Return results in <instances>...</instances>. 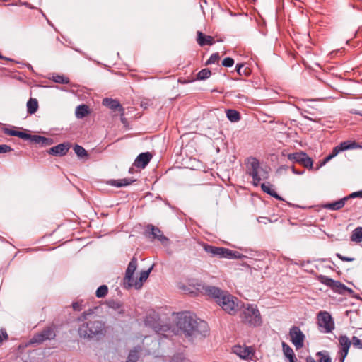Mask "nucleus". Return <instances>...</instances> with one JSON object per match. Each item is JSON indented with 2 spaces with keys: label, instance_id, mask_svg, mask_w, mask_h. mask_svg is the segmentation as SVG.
<instances>
[{
  "label": "nucleus",
  "instance_id": "1",
  "mask_svg": "<svg viewBox=\"0 0 362 362\" xmlns=\"http://www.w3.org/2000/svg\"><path fill=\"white\" fill-rule=\"evenodd\" d=\"M176 325L189 341L206 337L209 330L206 321L189 312L179 313Z\"/></svg>",
  "mask_w": 362,
  "mask_h": 362
},
{
  "label": "nucleus",
  "instance_id": "2",
  "mask_svg": "<svg viewBox=\"0 0 362 362\" xmlns=\"http://www.w3.org/2000/svg\"><path fill=\"white\" fill-rule=\"evenodd\" d=\"M105 330V325L99 320L88 321L81 324L78 329L80 337L92 339L102 335Z\"/></svg>",
  "mask_w": 362,
  "mask_h": 362
},
{
  "label": "nucleus",
  "instance_id": "3",
  "mask_svg": "<svg viewBox=\"0 0 362 362\" xmlns=\"http://www.w3.org/2000/svg\"><path fill=\"white\" fill-rule=\"evenodd\" d=\"M247 174L252 177V183L258 186L261 180H267L268 171L260 167L259 160L254 157L249 158L247 163Z\"/></svg>",
  "mask_w": 362,
  "mask_h": 362
},
{
  "label": "nucleus",
  "instance_id": "4",
  "mask_svg": "<svg viewBox=\"0 0 362 362\" xmlns=\"http://www.w3.org/2000/svg\"><path fill=\"white\" fill-rule=\"evenodd\" d=\"M204 250L211 257H216L218 258L238 259L243 257V255L240 254L238 251H233L228 248L216 247L208 244H204Z\"/></svg>",
  "mask_w": 362,
  "mask_h": 362
},
{
  "label": "nucleus",
  "instance_id": "5",
  "mask_svg": "<svg viewBox=\"0 0 362 362\" xmlns=\"http://www.w3.org/2000/svg\"><path fill=\"white\" fill-rule=\"evenodd\" d=\"M240 318L243 322L252 327H258L262 323L260 313L254 305L247 304L240 313Z\"/></svg>",
  "mask_w": 362,
  "mask_h": 362
},
{
  "label": "nucleus",
  "instance_id": "6",
  "mask_svg": "<svg viewBox=\"0 0 362 362\" xmlns=\"http://www.w3.org/2000/svg\"><path fill=\"white\" fill-rule=\"evenodd\" d=\"M240 300L226 291L217 303L228 314L235 315L240 308Z\"/></svg>",
  "mask_w": 362,
  "mask_h": 362
},
{
  "label": "nucleus",
  "instance_id": "7",
  "mask_svg": "<svg viewBox=\"0 0 362 362\" xmlns=\"http://www.w3.org/2000/svg\"><path fill=\"white\" fill-rule=\"evenodd\" d=\"M317 325L323 333H330L334 329V322L327 311H320L317 316Z\"/></svg>",
  "mask_w": 362,
  "mask_h": 362
},
{
  "label": "nucleus",
  "instance_id": "8",
  "mask_svg": "<svg viewBox=\"0 0 362 362\" xmlns=\"http://www.w3.org/2000/svg\"><path fill=\"white\" fill-rule=\"evenodd\" d=\"M287 157L288 160L293 163H299L309 170L313 169V160L305 152L298 151L289 153Z\"/></svg>",
  "mask_w": 362,
  "mask_h": 362
},
{
  "label": "nucleus",
  "instance_id": "9",
  "mask_svg": "<svg viewBox=\"0 0 362 362\" xmlns=\"http://www.w3.org/2000/svg\"><path fill=\"white\" fill-rule=\"evenodd\" d=\"M145 235L151 240H158L163 245H168L170 243V240L163 235V232L156 226L152 224H148L145 230Z\"/></svg>",
  "mask_w": 362,
  "mask_h": 362
},
{
  "label": "nucleus",
  "instance_id": "10",
  "mask_svg": "<svg viewBox=\"0 0 362 362\" xmlns=\"http://www.w3.org/2000/svg\"><path fill=\"white\" fill-rule=\"evenodd\" d=\"M56 337V333L54 328L47 327L43 329L40 332L35 334L30 339V344H42L47 340L54 339Z\"/></svg>",
  "mask_w": 362,
  "mask_h": 362
},
{
  "label": "nucleus",
  "instance_id": "11",
  "mask_svg": "<svg viewBox=\"0 0 362 362\" xmlns=\"http://www.w3.org/2000/svg\"><path fill=\"white\" fill-rule=\"evenodd\" d=\"M291 341L295 347L298 349L303 346L305 334L297 326H293L289 331Z\"/></svg>",
  "mask_w": 362,
  "mask_h": 362
},
{
  "label": "nucleus",
  "instance_id": "12",
  "mask_svg": "<svg viewBox=\"0 0 362 362\" xmlns=\"http://www.w3.org/2000/svg\"><path fill=\"white\" fill-rule=\"evenodd\" d=\"M136 268L137 259L135 257H133L127 266L124 278V285L127 288H129L133 286V275Z\"/></svg>",
  "mask_w": 362,
  "mask_h": 362
},
{
  "label": "nucleus",
  "instance_id": "13",
  "mask_svg": "<svg viewBox=\"0 0 362 362\" xmlns=\"http://www.w3.org/2000/svg\"><path fill=\"white\" fill-rule=\"evenodd\" d=\"M202 291L206 296L213 298L216 303H218V300L222 298V296L225 294L226 291H223L218 287L214 286H209V285H203L202 288Z\"/></svg>",
  "mask_w": 362,
  "mask_h": 362
},
{
  "label": "nucleus",
  "instance_id": "14",
  "mask_svg": "<svg viewBox=\"0 0 362 362\" xmlns=\"http://www.w3.org/2000/svg\"><path fill=\"white\" fill-rule=\"evenodd\" d=\"M339 343L341 349L338 352L339 362H344L349 352L351 341L346 335H341L339 337Z\"/></svg>",
  "mask_w": 362,
  "mask_h": 362
},
{
  "label": "nucleus",
  "instance_id": "15",
  "mask_svg": "<svg viewBox=\"0 0 362 362\" xmlns=\"http://www.w3.org/2000/svg\"><path fill=\"white\" fill-rule=\"evenodd\" d=\"M71 145L69 142H64L50 148L47 152L54 156H63L67 153Z\"/></svg>",
  "mask_w": 362,
  "mask_h": 362
},
{
  "label": "nucleus",
  "instance_id": "16",
  "mask_svg": "<svg viewBox=\"0 0 362 362\" xmlns=\"http://www.w3.org/2000/svg\"><path fill=\"white\" fill-rule=\"evenodd\" d=\"M152 158V154L149 152L140 153L134 162V165L136 168H144Z\"/></svg>",
  "mask_w": 362,
  "mask_h": 362
},
{
  "label": "nucleus",
  "instance_id": "17",
  "mask_svg": "<svg viewBox=\"0 0 362 362\" xmlns=\"http://www.w3.org/2000/svg\"><path fill=\"white\" fill-rule=\"evenodd\" d=\"M103 105L111 110H118L121 115H124V110L118 100L106 98L103 100Z\"/></svg>",
  "mask_w": 362,
  "mask_h": 362
},
{
  "label": "nucleus",
  "instance_id": "18",
  "mask_svg": "<svg viewBox=\"0 0 362 362\" xmlns=\"http://www.w3.org/2000/svg\"><path fill=\"white\" fill-rule=\"evenodd\" d=\"M348 200H349V197H347V196H346V197H345L342 199H340L337 201H335L334 202L327 203V204H324L323 208L328 209V210L337 211V210L342 209Z\"/></svg>",
  "mask_w": 362,
  "mask_h": 362
},
{
  "label": "nucleus",
  "instance_id": "19",
  "mask_svg": "<svg viewBox=\"0 0 362 362\" xmlns=\"http://www.w3.org/2000/svg\"><path fill=\"white\" fill-rule=\"evenodd\" d=\"M153 267V266H151L147 270L141 271L139 279L136 280L135 281H133V286H134L136 289H140L142 287L144 282H145L148 278Z\"/></svg>",
  "mask_w": 362,
  "mask_h": 362
},
{
  "label": "nucleus",
  "instance_id": "20",
  "mask_svg": "<svg viewBox=\"0 0 362 362\" xmlns=\"http://www.w3.org/2000/svg\"><path fill=\"white\" fill-rule=\"evenodd\" d=\"M233 352L243 359L249 358L252 354L251 348L247 346H235Z\"/></svg>",
  "mask_w": 362,
  "mask_h": 362
},
{
  "label": "nucleus",
  "instance_id": "21",
  "mask_svg": "<svg viewBox=\"0 0 362 362\" xmlns=\"http://www.w3.org/2000/svg\"><path fill=\"white\" fill-rule=\"evenodd\" d=\"M197 43L203 47L204 45H212L214 42V38L210 35H205L201 31H197Z\"/></svg>",
  "mask_w": 362,
  "mask_h": 362
},
{
  "label": "nucleus",
  "instance_id": "22",
  "mask_svg": "<svg viewBox=\"0 0 362 362\" xmlns=\"http://www.w3.org/2000/svg\"><path fill=\"white\" fill-rule=\"evenodd\" d=\"M330 288H332L333 291L338 292L339 293H344V292H348L349 293H353V290L348 288L346 286L343 284L339 281L332 280V284H331Z\"/></svg>",
  "mask_w": 362,
  "mask_h": 362
},
{
  "label": "nucleus",
  "instance_id": "23",
  "mask_svg": "<svg viewBox=\"0 0 362 362\" xmlns=\"http://www.w3.org/2000/svg\"><path fill=\"white\" fill-rule=\"evenodd\" d=\"M31 142L35 144H40L41 146L45 147L53 144V139L50 138H47L40 135H33Z\"/></svg>",
  "mask_w": 362,
  "mask_h": 362
},
{
  "label": "nucleus",
  "instance_id": "24",
  "mask_svg": "<svg viewBox=\"0 0 362 362\" xmlns=\"http://www.w3.org/2000/svg\"><path fill=\"white\" fill-rule=\"evenodd\" d=\"M262 191L270 196L276 198L278 200H283V198L280 197L273 189L272 185L270 183H262L261 185Z\"/></svg>",
  "mask_w": 362,
  "mask_h": 362
},
{
  "label": "nucleus",
  "instance_id": "25",
  "mask_svg": "<svg viewBox=\"0 0 362 362\" xmlns=\"http://www.w3.org/2000/svg\"><path fill=\"white\" fill-rule=\"evenodd\" d=\"M133 182H134V180H132L131 179L124 178V179H120V180H111L108 182V183L110 185L114 186V187H122L127 186V185H130L131 183H132Z\"/></svg>",
  "mask_w": 362,
  "mask_h": 362
},
{
  "label": "nucleus",
  "instance_id": "26",
  "mask_svg": "<svg viewBox=\"0 0 362 362\" xmlns=\"http://www.w3.org/2000/svg\"><path fill=\"white\" fill-rule=\"evenodd\" d=\"M89 114V108L86 105H80L76 107L75 115L78 119H82Z\"/></svg>",
  "mask_w": 362,
  "mask_h": 362
},
{
  "label": "nucleus",
  "instance_id": "27",
  "mask_svg": "<svg viewBox=\"0 0 362 362\" xmlns=\"http://www.w3.org/2000/svg\"><path fill=\"white\" fill-rule=\"evenodd\" d=\"M38 109V102L35 98H30L27 102V112L30 115H33L37 112Z\"/></svg>",
  "mask_w": 362,
  "mask_h": 362
},
{
  "label": "nucleus",
  "instance_id": "28",
  "mask_svg": "<svg viewBox=\"0 0 362 362\" xmlns=\"http://www.w3.org/2000/svg\"><path fill=\"white\" fill-rule=\"evenodd\" d=\"M141 351V346L135 347L129 353L127 362H136L139 358V352Z\"/></svg>",
  "mask_w": 362,
  "mask_h": 362
},
{
  "label": "nucleus",
  "instance_id": "29",
  "mask_svg": "<svg viewBox=\"0 0 362 362\" xmlns=\"http://www.w3.org/2000/svg\"><path fill=\"white\" fill-rule=\"evenodd\" d=\"M351 241L356 243L362 242V227L356 228L351 233Z\"/></svg>",
  "mask_w": 362,
  "mask_h": 362
},
{
  "label": "nucleus",
  "instance_id": "30",
  "mask_svg": "<svg viewBox=\"0 0 362 362\" xmlns=\"http://www.w3.org/2000/svg\"><path fill=\"white\" fill-rule=\"evenodd\" d=\"M226 117L232 122H238L240 119V113L233 109H228L226 110Z\"/></svg>",
  "mask_w": 362,
  "mask_h": 362
},
{
  "label": "nucleus",
  "instance_id": "31",
  "mask_svg": "<svg viewBox=\"0 0 362 362\" xmlns=\"http://www.w3.org/2000/svg\"><path fill=\"white\" fill-rule=\"evenodd\" d=\"M318 362H332V358L327 351H320L316 353Z\"/></svg>",
  "mask_w": 362,
  "mask_h": 362
},
{
  "label": "nucleus",
  "instance_id": "32",
  "mask_svg": "<svg viewBox=\"0 0 362 362\" xmlns=\"http://www.w3.org/2000/svg\"><path fill=\"white\" fill-rule=\"evenodd\" d=\"M74 151L78 157L83 158L88 157V153L86 150L81 146L76 144L74 146Z\"/></svg>",
  "mask_w": 362,
  "mask_h": 362
},
{
  "label": "nucleus",
  "instance_id": "33",
  "mask_svg": "<svg viewBox=\"0 0 362 362\" xmlns=\"http://www.w3.org/2000/svg\"><path fill=\"white\" fill-rule=\"evenodd\" d=\"M356 146V142L354 141H344L341 142L339 145H338V148L341 151L349 150V149H353Z\"/></svg>",
  "mask_w": 362,
  "mask_h": 362
},
{
  "label": "nucleus",
  "instance_id": "34",
  "mask_svg": "<svg viewBox=\"0 0 362 362\" xmlns=\"http://www.w3.org/2000/svg\"><path fill=\"white\" fill-rule=\"evenodd\" d=\"M107 304L110 308L118 312L119 313H123V310L122 309V305L119 302L111 300H109L107 303Z\"/></svg>",
  "mask_w": 362,
  "mask_h": 362
},
{
  "label": "nucleus",
  "instance_id": "35",
  "mask_svg": "<svg viewBox=\"0 0 362 362\" xmlns=\"http://www.w3.org/2000/svg\"><path fill=\"white\" fill-rule=\"evenodd\" d=\"M52 81L59 84H69L70 81L69 78L65 77L63 75L56 74L52 76Z\"/></svg>",
  "mask_w": 362,
  "mask_h": 362
},
{
  "label": "nucleus",
  "instance_id": "36",
  "mask_svg": "<svg viewBox=\"0 0 362 362\" xmlns=\"http://www.w3.org/2000/svg\"><path fill=\"white\" fill-rule=\"evenodd\" d=\"M339 152H341V151L339 150V148H338V146H335L332 153L327 157H325L323 160V161L320 163V166L317 168H319L320 167L322 166L323 165H325L327 162H328L329 160H330L332 158H333L334 157H335Z\"/></svg>",
  "mask_w": 362,
  "mask_h": 362
},
{
  "label": "nucleus",
  "instance_id": "37",
  "mask_svg": "<svg viewBox=\"0 0 362 362\" xmlns=\"http://www.w3.org/2000/svg\"><path fill=\"white\" fill-rule=\"evenodd\" d=\"M211 74V71L209 69H203L198 72L197 78L198 80H205L208 78Z\"/></svg>",
  "mask_w": 362,
  "mask_h": 362
},
{
  "label": "nucleus",
  "instance_id": "38",
  "mask_svg": "<svg viewBox=\"0 0 362 362\" xmlns=\"http://www.w3.org/2000/svg\"><path fill=\"white\" fill-rule=\"evenodd\" d=\"M108 292V288L106 285H102L98 288L95 295L98 298L105 297Z\"/></svg>",
  "mask_w": 362,
  "mask_h": 362
},
{
  "label": "nucleus",
  "instance_id": "39",
  "mask_svg": "<svg viewBox=\"0 0 362 362\" xmlns=\"http://www.w3.org/2000/svg\"><path fill=\"white\" fill-rule=\"evenodd\" d=\"M283 351L286 358H290L295 356L293 350L287 345L285 342L282 344Z\"/></svg>",
  "mask_w": 362,
  "mask_h": 362
},
{
  "label": "nucleus",
  "instance_id": "40",
  "mask_svg": "<svg viewBox=\"0 0 362 362\" xmlns=\"http://www.w3.org/2000/svg\"><path fill=\"white\" fill-rule=\"evenodd\" d=\"M243 67L244 64L238 63L236 64L235 70L240 76H247L249 74V71L247 69H243Z\"/></svg>",
  "mask_w": 362,
  "mask_h": 362
},
{
  "label": "nucleus",
  "instance_id": "41",
  "mask_svg": "<svg viewBox=\"0 0 362 362\" xmlns=\"http://www.w3.org/2000/svg\"><path fill=\"white\" fill-rule=\"evenodd\" d=\"M317 279L320 283L327 286L329 288L332 285L331 284H332V280H333L332 279H331L327 276H325V275L318 276Z\"/></svg>",
  "mask_w": 362,
  "mask_h": 362
},
{
  "label": "nucleus",
  "instance_id": "42",
  "mask_svg": "<svg viewBox=\"0 0 362 362\" xmlns=\"http://www.w3.org/2000/svg\"><path fill=\"white\" fill-rule=\"evenodd\" d=\"M220 56L218 53L212 54L206 62V65L213 64L218 62Z\"/></svg>",
  "mask_w": 362,
  "mask_h": 362
},
{
  "label": "nucleus",
  "instance_id": "43",
  "mask_svg": "<svg viewBox=\"0 0 362 362\" xmlns=\"http://www.w3.org/2000/svg\"><path fill=\"white\" fill-rule=\"evenodd\" d=\"M351 344L354 348L362 349V340L357 337L354 336L351 340Z\"/></svg>",
  "mask_w": 362,
  "mask_h": 362
},
{
  "label": "nucleus",
  "instance_id": "44",
  "mask_svg": "<svg viewBox=\"0 0 362 362\" xmlns=\"http://www.w3.org/2000/svg\"><path fill=\"white\" fill-rule=\"evenodd\" d=\"M16 136H18L24 140H30L31 141L33 135L24 132L17 131V134Z\"/></svg>",
  "mask_w": 362,
  "mask_h": 362
},
{
  "label": "nucleus",
  "instance_id": "45",
  "mask_svg": "<svg viewBox=\"0 0 362 362\" xmlns=\"http://www.w3.org/2000/svg\"><path fill=\"white\" fill-rule=\"evenodd\" d=\"M234 63V59L231 57H226L222 61V65L225 67H231Z\"/></svg>",
  "mask_w": 362,
  "mask_h": 362
},
{
  "label": "nucleus",
  "instance_id": "46",
  "mask_svg": "<svg viewBox=\"0 0 362 362\" xmlns=\"http://www.w3.org/2000/svg\"><path fill=\"white\" fill-rule=\"evenodd\" d=\"M82 303L83 301H77V302H74L72 303V308L74 310L76 311H80L82 310L83 308V305H82Z\"/></svg>",
  "mask_w": 362,
  "mask_h": 362
},
{
  "label": "nucleus",
  "instance_id": "47",
  "mask_svg": "<svg viewBox=\"0 0 362 362\" xmlns=\"http://www.w3.org/2000/svg\"><path fill=\"white\" fill-rule=\"evenodd\" d=\"M12 150L11 147L6 144L0 145V153H5L10 152Z\"/></svg>",
  "mask_w": 362,
  "mask_h": 362
},
{
  "label": "nucleus",
  "instance_id": "48",
  "mask_svg": "<svg viewBox=\"0 0 362 362\" xmlns=\"http://www.w3.org/2000/svg\"><path fill=\"white\" fill-rule=\"evenodd\" d=\"M336 256L339 259H341V261H344V262H353L355 259L354 257H345V256H343L340 253H337L336 254Z\"/></svg>",
  "mask_w": 362,
  "mask_h": 362
},
{
  "label": "nucleus",
  "instance_id": "49",
  "mask_svg": "<svg viewBox=\"0 0 362 362\" xmlns=\"http://www.w3.org/2000/svg\"><path fill=\"white\" fill-rule=\"evenodd\" d=\"M8 338V336L6 331L4 329H0V344L4 340H7Z\"/></svg>",
  "mask_w": 362,
  "mask_h": 362
},
{
  "label": "nucleus",
  "instance_id": "50",
  "mask_svg": "<svg viewBox=\"0 0 362 362\" xmlns=\"http://www.w3.org/2000/svg\"><path fill=\"white\" fill-rule=\"evenodd\" d=\"M4 133H5L6 134L9 135V136H16L17 134V130L4 128Z\"/></svg>",
  "mask_w": 362,
  "mask_h": 362
},
{
  "label": "nucleus",
  "instance_id": "51",
  "mask_svg": "<svg viewBox=\"0 0 362 362\" xmlns=\"http://www.w3.org/2000/svg\"><path fill=\"white\" fill-rule=\"evenodd\" d=\"M347 197H349V199H350L351 198H356V197L362 198V190L353 192L351 194H349V196H347Z\"/></svg>",
  "mask_w": 362,
  "mask_h": 362
},
{
  "label": "nucleus",
  "instance_id": "52",
  "mask_svg": "<svg viewBox=\"0 0 362 362\" xmlns=\"http://www.w3.org/2000/svg\"><path fill=\"white\" fill-rule=\"evenodd\" d=\"M170 362H186V359L180 356H175L171 359Z\"/></svg>",
  "mask_w": 362,
  "mask_h": 362
},
{
  "label": "nucleus",
  "instance_id": "53",
  "mask_svg": "<svg viewBox=\"0 0 362 362\" xmlns=\"http://www.w3.org/2000/svg\"><path fill=\"white\" fill-rule=\"evenodd\" d=\"M288 169V165H281L277 169L276 173L279 174H281L284 172H286Z\"/></svg>",
  "mask_w": 362,
  "mask_h": 362
},
{
  "label": "nucleus",
  "instance_id": "54",
  "mask_svg": "<svg viewBox=\"0 0 362 362\" xmlns=\"http://www.w3.org/2000/svg\"><path fill=\"white\" fill-rule=\"evenodd\" d=\"M291 170L293 172V173L296 174V175H303L304 173H305V170H301V171H299V170H297L294 166H292L291 167Z\"/></svg>",
  "mask_w": 362,
  "mask_h": 362
},
{
  "label": "nucleus",
  "instance_id": "55",
  "mask_svg": "<svg viewBox=\"0 0 362 362\" xmlns=\"http://www.w3.org/2000/svg\"><path fill=\"white\" fill-rule=\"evenodd\" d=\"M306 362H318L317 360H315L312 356H308L305 358Z\"/></svg>",
  "mask_w": 362,
  "mask_h": 362
},
{
  "label": "nucleus",
  "instance_id": "56",
  "mask_svg": "<svg viewBox=\"0 0 362 362\" xmlns=\"http://www.w3.org/2000/svg\"><path fill=\"white\" fill-rule=\"evenodd\" d=\"M288 358L289 360V362H297V358H296V356H291Z\"/></svg>",
  "mask_w": 362,
  "mask_h": 362
},
{
  "label": "nucleus",
  "instance_id": "57",
  "mask_svg": "<svg viewBox=\"0 0 362 362\" xmlns=\"http://www.w3.org/2000/svg\"><path fill=\"white\" fill-rule=\"evenodd\" d=\"M354 114H356V115H361L362 116V111H359V110H354L352 112Z\"/></svg>",
  "mask_w": 362,
  "mask_h": 362
},
{
  "label": "nucleus",
  "instance_id": "58",
  "mask_svg": "<svg viewBox=\"0 0 362 362\" xmlns=\"http://www.w3.org/2000/svg\"><path fill=\"white\" fill-rule=\"evenodd\" d=\"M322 261H323V262L328 261V262H331V263H332V264H333V262H332L331 259H322Z\"/></svg>",
  "mask_w": 362,
  "mask_h": 362
},
{
  "label": "nucleus",
  "instance_id": "59",
  "mask_svg": "<svg viewBox=\"0 0 362 362\" xmlns=\"http://www.w3.org/2000/svg\"><path fill=\"white\" fill-rule=\"evenodd\" d=\"M304 117L308 120L313 121V119L309 117L305 116Z\"/></svg>",
  "mask_w": 362,
  "mask_h": 362
},
{
  "label": "nucleus",
  "instance_id": "60",
  "mask_svg": "<svg viewBox=\"0 0 362 362\" xmlns=\"http://www.w3.org/2000/svg\"><path fill=\"white\" fill-rule=\"evenodd\" d=\"M0 59H6V57H4L3 56H1V55L0 54ZM6 59L10 60V59H8V58H6Z\"/></svg>",
  "mask_w": 362,
  "mask_h": 362
},
{
  "label": "nucleus",
  "instance_id": "61",
  "mask_svg": "<svg viewBox=\"0 0 362 362\" xmlns=\"http://www.w3.org/2000/svg\"><path fill=\"white\" fill-rule=\"evenodd\" d=\"M1 1L5 2V1H7L8 0H1Z\"/></svg>",
  "mask_w": 362,
  "mask_h": 362
}]
</instances>
